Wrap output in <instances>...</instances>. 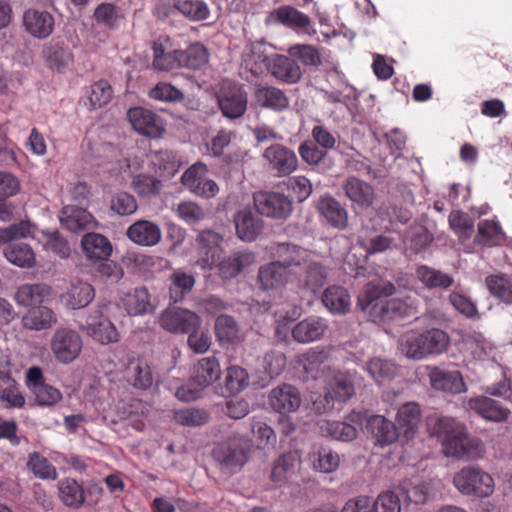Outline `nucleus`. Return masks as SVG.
Returning <instances> with one entry per match:
<instances>
[{
  "label": "nucleus",
  "instance_id": "nucleus-1",
  "mask_svg": "<svg viewBox=\"0 0 512 512\" xmlns=\"http://www.w3.org/2000/svg\"><path fill=\"white\" fill-rule=\"evenodd\" d=\"M429 434L436 437L448 457L476 459L484 454V445L477 438H470L466 427L455 418L431 415L426 419Z\"/></svg>",
  "mask_w": 512,
  "mask_h": 512
},
{
  "label": "nucleus",
  "instance_id": "nucleus-2",
  "mask_svg": "<svg viewBox=\"0 0 512 512\" xmlns=\"http://www.w3.org/2000/svg\"><path fill=\"white\" fill-rule=\"evenodd\" d=\"M395 287L390 282L367 284L358 298V305L369 314L374 322H385L411 315L415 308L409 299L397 297L386 299L393 295Z\"/></svg>",
  "mask_w": 512,
  "mask_h": 512
},
{
  "label": "nucleus",
  "instance_id": "nucleus-3",
  "mask_svg": "<svg viewBox=\"0 0 512 512\" xmlns=\"http://www.w3.org/2000/svg\"><path fill=\"white\" fill-rule=\"evenodd\" d=\"M450 338L441 329L432 328L423 332L409 331L400 339V350L409 359L422 360L444 353Z\"/></svg>",
  "mask_w": 512,
  "mask_h": 512
},
{
  "label": "nucleus",
  "instance_id": "nucleus-4",
  "mask_svg": "<svg viewBox=\"0 0 512 512\" xmlns=\"http://www.w3.org/2000/svg\"><path fill=\"white\" fill-rule=\"evenodd\" d=\"M108 310V303L98 304L78 321V327L82 332L103 345L119 340V332L110 320Z\"/></svg>",
  "mask_w": 512,
  "mask_h": 512
},
{
  "label": "nucleus",
  "instance_id": "nucleus-5",
  "mask_svg": "<svg viewBox=\"0 0 512 512\" xmlns=\"http://www.w3.org/2000/svg\"><path fill=\"white\" fill-rule=\"evenodd\" d=\"M220 375L221 368L216 357L202 358L195 367L192 383L178 388L176 397L184 402L194 401L200 397L201 391L216 382Z\"/></svg>",
  "mask_w": 512,
  "mask_h": 512
},
{
  "label": "nucleus",
  "instance_id": "nucleus-6",
  "mask_svg": "<svg viewBox=\"0 0 512 512\" xmlns=\"http://www.w3.org/2000/svg\"><path fill=\"white\" fill-rule=\"evenodd\" d=\"M455 488L463 495L488 497L494 491V480L484 470L468 466L458 471L453 478Z\"/></svg>",
  "mask_w": 512,
  "mask_h": 512
},
{
  "label": "nucleus",
  "instance_id": "nucleus-7",
  "mask_svg": "<svg viewBox=\"0 0 512 512\" xmlns=\"http://www.w3.org/2000/svg\"><path fill=\"white\" fill-rule=\"evenodd\" d=\"M49 346L54 358L61 364L74 362L81 354L83 340L74 329L61 327L52 334Z\"/></svg>",
  "mask_w": 512,
  "mask_h": 512
},
{
  "label": "nucleus",
  "instance_id": "nucleus-8",
  "mask_svg": "<svg viewBox=\"0 0 512 512\" xmlns=\"http://www.w3.org/2000/svg\"><path fill=\"white\" fill-rule=\"evenodd\" d=\"M326 395L314 400L313 410L322 414L333 407L332 400L345 401L354 394V386L351 375L344 372L332 373L327 370Z\"/></svg>",
  "mask_w": 512,
  "mask_h": 512
},
{
  "label": "nucleus",
  "instance_id": "nucleus-9",
  "mask_svg": "<svg viewBox=\"0 0 512 512\" xmlns=\"http://www.w3.org/2000/svg\"><path fill=\"white\" fill-rule=\"evenodd\" d=\"M207 166L202 162H196L181 176L182 184L196 196L211 199L219 193L217 183L206 177Z\"/></svg>",
  "mask_w": 512,
  "mask_h": 512
},
{
  "label": "nucleus",
  "instance_id": "nucleus-10",
  "mask_svg": "<svg viewBox=\"0 0 512 512\" xmlns=\"http://www.w3.org/2000/svg\"><path fill=\"white\" fill-rule=\"evenodd\" d=\"M217 99L223 115L229 119L241 117L247 109L246 93L231 81L222 82Z\"/></svg>",
  "mask_w": 512,
  "mask_h": 512
},
{
  "label": "nucleus",
  "instance_id": "nucleus-11",
  "mask_svg": "<svg viewBox=\"0 0 512 512\" xmlns=\"http://www.w3.org/2000/svg\"><path fill=\"white\" fill-rule=\"evenodd\" d=\"M253 199L258 213L273 219H286L293 209L291 199L281 193L260 191Z\"/></svg>",
  "mask_w": 512,
  "mask_h": 512
},
{
  "label": "nucleus",
  "instance_id": "nucleus-12",
  "mask_svg": "<svg viewBox=\"0 0 512 512\" xmlns=\"http://www.w3.org/2000/svg\"><path fill=\"white\" fill-rule=\"evenodd\" d=\"M159 325L175 334H186L201 324L200 317L187 309L171 307L164 310L158 318Z\"/></svg>",
  "mask_w": 512,
  "mask_h": 512
},
{
  "label": "nucleus",
  "instance_id": "nucleus-13",
  "mask_svg": "<svg viewBox=\"0 0 512 512\" xmlns=\"http://www.w3.org/2000/svg\"><path fill=\"white\" fill-rule=\"evenodd\" d=\"M250 447L251 443L247 438L236 436L218 444L213 450V456L227 467L242 466L247 461Z\"/></svg>",
  "mask_w": 512,
  "mask_h": 512
},
{
  "label": "nucleus",
  "instance_id": "nucleus-14",
  "mask_svg": "<svg viewBox=\"0 0 512 512\" xmlns=\"http://www.w3.org/2000/svg\"><path fill=\"white\" fill-rule=\"evenodd\" d=\"M127 119L136 132L147 137L158 138L165 130L162 119L153 111L143 107L129 109Z\"/></svg>",
  "mask_w": 512,
  "mask_h": 512
},
{
  "label": "nucleus",
  "instance_id": "nucleus-15",
  "mask_svg": "<svg viewBox=\"0 0 512 512\" xmlns=\"http://www.w3.org/2000/svg\"><path fill=\"white\" fill-rule=\"evenodd\" d=\"M361 415L353 413L345 421L320 420L318 429L322 436L339 441H352L358 435Z\"/></svg>",
  "mask_w": 512,
  "mask_h": 512
},
{
  "label": "nucleus",
  "instance_id": "nucleus-16",
  "mask_svg": "<svg viewBox=\"0 0 512 512\" xmlns=\"http://www.w3.org/2000/svg\"><path fill=\"white\" fill-rule=\"evenodd\" d=\"M270 168L279 176H286L297 169L298 159L294 151L281 144L268 147L263 154Z\"/></svg>",
  "mask_w": 512,
  "mask_h": 512
},
{
  "label": "nucleus",
  "instance_id": "nucleus-17",
  "mask_svg": "<svg viewBox=\"0 0 512 512\" xmlns=\"http://www.w3.org/2000/svg\"><path fill=\"white\" fill-rule=\"evenodd\" d=\"M358 245L364 250L365 254L354 260L356 254L354 253L355 248H352L345 257V263L352 269L362 267L366 262L368 255L383 253L391 249L395 245L393 238L386 235H377L372 237L369 241H366L361 235L357 240Z\"/></svg>",
  "mask_w": 512,
  "mask_h": 512
},
{
  "label": "nucleus",
  "instance_id": "nucleus-18",
  "mask_svg": "<svg viewBox=\"0 0 512 512\" xmlns=\"http://www.w3.org/2000/svg\"><path fill=\"white\" fill-rule=\"evenodd\" d=\"M464 407L493 422L505 421L510 415V410L503 407L498 401L482 395L464 400Z\"/></svg>",
  "mask_w": 512,
  "mask_h": 512
},
{
  "label": "nucleus",
  "instance_id": "nucleus-19",
  "mask_svg": "<svg viewBox=\"0 0 512 512\" xmlns=\"http://www.w3.org/2000/svg\"><path fill=\"white\" fill-rule=\"evenodd\" d=\"M268 403L273 410L286 414L298 410L302 403V397L296 387L282 384L269 392Z\"/></svg>",
  "mask_w": 512,
  "mask_h": 512
},
{
  "label": "nucleus",
  "instance_id": "nucleus-20",
  "mask_svg": "<svg viewBox=\"0 0 512 512\" xmlns=\"http://www.w3.org/2000/svg\"><path fill=\"white\" fill-rule=\"evenodd\" d=\"M428 369V378L433 389L451 394L466 392L467 388L459 371L438 367H429Z\"/></svg>",
  "mask_w": 512,
  "mask_h": 512
},
{
  "label": "nucleus",
  "instance_id": "nucleus-21",
  "mask_svg": "<svg viewBox=\"0 0 512 512\" xmlns=\"http://www.w3.org/2000/svg\"><path fill=\"white\" fill-rule=\"evenodd\" d=\"M126 236L136 245L153 247L161 241L162 231L156 222L142 219L127 228Z\"/></svg>",
  "mask_w": 512,
  "mask_h": 512
},
{
  "label": "nucleus",
  "instance_id": "nucleus-22",
  "mask_svg": "<svg viewBox=\"0 0 512 512\" xmlns=\"http://www.w3.org/2000/svg\"><path fill=\"white\" fill-rule=\"evenodd\" d=\"M268 72L277 80L286 84H295L302 77V70L294 59L282 54L271 55L268 62Z\"/></svg>",
  "mask_w": 512,
  "mask_h": 512
},
{
  "label": "nucleus",
  "instance_id": "nucleus-23",
  "mask_svg": "<svg viewBox=\"0 0 512 512\" xmlns=\"http://www.w3.org/2000/svg\"><path fill=\"white\" fill-rule=\"evenodd\" d=\"M317 209L326 222L335 229L344 230L348 227V211L334 197L325 194L317 203Z\"/></svg>",
  "mask_w": 512,
  "mask_h": 512
},
{
  "label": "nucleus",
  "instance_id": "nucleus-24",
  "mask_svg": "<svg viewBox=\"0 0 512 512\" xmlns=\"http://www.w3.org/2000/svg\"><path fill=\"white\" fill-rule=\"evenodd\" d=\"M23 25L34 38L45 39L53 32L54 18L47 11L28 9L23 15Z\"/></svg>",
  "mask_w": 512,
  "mask_h": 512
},
{
  "label": "nucleus",
  "instance_id": "nucleus-25",
  "mask_svg": "<svg viewBox=\"0 0 512 512\" xmlns=\"http://www.w3.org/2000/svg\"><path fill=\"white\" fill-rule=\"evenodd\" d=\"M328 324L318 316H310L298 322L291 330L293 339L298 343H310L321 339Z\"/></svg>",
  "mask_w": 512,
  "mask_h": 512
},
{
  "label": "nucleus",
  "instance_id": "nucleus-26",
  "mask_svg": "<svg viewBox=\"0 0 512 512\" xmlns=\"http://www.w3.org/2000/svg\"><path fill=\"white\" fill-rule=\"evenodd\" d=\"M271 18L287 27L300 29L309 36L316 34L310 17L292 6L279 7L271 13Z\"/></svg>",
  "mask_w": 512,
  "mask_h": 512
},
{
  "label": "nucleus",
  "instance_id": "nucleus-27",
  "mask_svg": "<svg viewBox=\"0 0 512 512\" xmlns=\"http://www.w3.org/2000/svg\"><path fill=\"white\" fill-rule=\"evenodd\" d=\"M343 189L347 198L361 209L370 208L375 200L374 188L357 177H349Z\"/></svg>",
  "mask_w": 512,
  "mask_h": 512
},
{
  "label": "nucleus",
  "instance_id": "nucleus-28",
  "mask_svg": "<svg viewBox=\"0 0 512 512\" xmlns=\"http://www.w3.org/2000/svg\"><path fill=\"white\" fill-rule=\"evenodd\" d=\"M267 48L268 46L263 41L252 42L245 47L242 56L243 65L255 76L268 71L271 55L267 54Z\"/></svg>",
  "mask_w": 512,
  "mask_h": 512
},
{
  "label": "nucleus",
  "instance_id": "nucleus-29",
  "mask_svg": "<svg viewBox=\"0 0 512 512\" xmlns=\"http://www.w3.org/2000/svg\"><path fill=\"white\" fill-rule=\"evenodd\" d=\"M52 288L44 283H26L18 286L14 294V301L20 307H31L43 303L51 296Z\"/></svg>",
  "mask_w": 512,
  "mask_h": 512
},
{
  "label": "nucleus",
  "instance_id": "nucleus-30",
  "mask_svg": "<svg viewBox=\"0 0 512 512\" xmlns=\"http://www.w3.org/2000/svg\"><path fill=\"white\" fill-rule=\"evenodd\" d=\"M422 411L418 403L407 402L403 404L396 415V427L406 439L412 438L419 427Z\"/></svg>",
  "mask_w": 512,
  "mask_h": 512
},
{
  "label": "nucleus",
  "instance_id": "nucleus-31",
  "mask_svg": "<svg viewBox=\"0 0 512 512\" xmlns=\"http://www.w3.org/2000/svg\"><path fill=\"white\" fill-rule=\"evenodd\" d=\"M95 297L91 284L81 280L72 281L69 288L61 295V300L68 308L81 309L89 305Z\"/></svg>",
  "mask_w": 512,
  "mask_h": 512
},
{
  "label": "nucleus",
  "instance_id": "nucleus-32",
  "mask_svg": "<svg viewBox=\"0 0 512 512\" xmlns=\"http://www.w3.org/2000/svg\"><path fill=\"white\" fill-rule=\"evenodd\" d=\"M57 321L56 313L51 308L43 305L29 309L21 319L23 327L32 331L50 329Z\"/></svg>",
  "mask_w": 512,
  "mask_h": 512
},
{
  "label": "nucleus",
  "instance_id": "nucleus-33",
  "mask_svg": "<svg viewBox=\"0 0 512 512\" xmlns=\"http://www.w3.org/2000/svg\"><path fill=\"white\" fill-rule=\"evenodd\" d=\"M84 255L91 261H105L112 253L108 238L98 233H87L81 240Z\"/></svg>",
  "mask_w": 512,
  "mask_h": 512
},
{
  "label": "nucleus",
  "instance_id": "nucleus-34",
  "mask_svg": "<svg viewBox=\"0 0 512 512\" xmlns=\"http://www.w3.org/2000/svg\"><path fill=\"white\" fill-rule=\"evenodd\" d=\"M289 274L290 270L274 261L260 268L258 281L264 290H279L288 282Z\"/></svg>",
  "mask_w": 512,
  "mask_h": 512
},
{
  "label": "nucleus",
  "instance_id": "nucleus-35",
  "mask_svg": "<svg viewBox=\"0 0 512 512\" xmlns=\"http://www.w3.org/2000/svg\"><path fill=\"white\" fill-rule=\"evenodd\" d=\"M237 236L244 241H253L263 229V221L252 211L242 209L234 217Z\"/></svg>",
  "mask_w": 512,
  "mask_h": 512
},
{
  "label": "nucleus",
  "instance_id": "nucleus-36",
  "mask_svg": "<svg viewBox=\"0 0 512 512\" xmlns=\"http://www.w3.org/2000/svg\"><path fill=\"white\" fill-rule=\"evenodd\" d=\"M42 53L48 66L54 70H62L73 62V55L69 48L57 39L46 43Z\"/></svg>",
  "mask_w": 512,
  "mask_h": 512
},
{
  "label": "nucleus",
  "instance_id": "nucleus-37",
  "mask_svg": "<svg viewBox=\"0 0 512 512\" xmlns=\"http://www.w3.org/2000/svg\"><path fill=\"white\" fill-rule=\"evenodd\" d=\"M221 242L222 237L213 230H204L199 233L197 243L200 253L203 254L201 260L203 268H211L216 264Z\"/></svg>",
  "mask_w": 512,
  "mask_h": 512
},
{
  "label": "nucleus",
  "instance_id": "nucleus-38",
  "mask_svg": "<svg viewBox=\"0 0 512 512\" xmlns=\"http://www.w3.org/2000/svg\"><path fill=\"white\" fill-rule=\"evenodd\" d=\"M366 428L379 445L390 444L398 437L396 425L381 415L371 416L367 420Z\"/></svg>",
  "mask_w": 512,
  "mask_h": 512
},
{
  "label": "nucleus",
  "instance_id": "nucleus-39",
  "mask_svg": "<svg viewBox=\"0 0 512 512\" xmlns=\"http://www.w3.org/2000/svg\"><path fill=\"white\" fill-rule=\"evenodd\" d=\"M323 305L332 313L342 315L350 310L351 297L348 291L338 285L326 288L322 294Z\"/></svg>",
  "mask_w": 512,
  "mask_h": 512
},
{
  "label": "nucleus",
  "instance_id": "nucleus-40",
  "mask_svg": "<svg viewBox=\"0 0 512 512\" xmlns=\"http://www.w3.org/2000/svg\"><path fill=\"white\" fill-rule=\"evenodd\" d=\"M255 101L261 107L275 111H283L289 107V99L285 93L274 86H259L254 92Z\"/></svg>",
  "mask_w": 512,
  "mask_h": 512
},
{
  "label": "nucleus",
  "instance_id": "nucleus-41",
  "mask_svg": "<svg viewBox=\"0 0 512 512\" xmlns=\"http://www.w3.org/2000/svg\"><path fill=\"white\" fill-rule=\"evenodd\" d=\"M148 158L150 168L159 177H172L180 167V161L172 151H154Z\"/></svg>",
  "mask_w": 512,
  "mask_h": 512
},
{
  "label": "nucleus",
  "instance_id": "nucleus-42",
  "mask_svg": "<svg viewBox=\"0 0 512 512\" xmlns=\"http://www.w3.org/2000/svg\"><path fill=\"white\" fill-rule=\"evenodd\" d=\"M58 496L65 506L73 509L80 508L85 502L84 489L73 478H64L58 482Z\"/></svg>",
  "mask_w": 512,
  "mask_h": 512
},
{
  "label": "nucleus",
  "instance_id": "nucleus-43",
  "mask_svg": "<svg viewBox=\"0 0 512 512\" xmlns=\"http://www.w3.org/2000/svg\"><path fill=\"white\" fill-rule=\"evenodd\" d=\"M123 306L129 315L137 316L153 311L150 294L144 287L135 288L122 299Z\"/></svg>",
  "mask_w": 512,
  "mask_h": 512
},
{
  "label": "nucleus",
  "instance_id": "nucleus-44",
  "mask_svg": "<svg viewBox=\"0 0 512 512\" xmlns=\"http://www.w3.org/2000/svg\"><path fill=\"white\" fill-rule=\"evenodd\" d=\"M124 377L138 389H147L152 385V375L148 365L140 359H130L124 370Z\"/></svg>",
  "mask_w": 512,
  "mask_h": 512
},
{
  "label": "nucleus",
  "instance_id": "nucleus-45",
  "mask_svg": "<svg viewBox=\"0 0 512 512\" xmlns=\"http://www.w3.org/2000/svg\"><path fill=\"white\" fill-rule=\"evenodd\" d=\"M61 222L68 230L78 232L92 227L95 221L93 216L85 209L65 207Z\"/></svg>",
  "mask_w": 512,
  "mask_h": 512
},
{
  "label": "nucleus",
  "instance_id": "nucleus-46",
  "mask_svg": "<svg viewBox=\"0 0 512 512\" xmlns=\"http://www.w3.org/2000/svg\"><path fill=\"white\" fill-rule=\"evenodd\" d=\"M215 333L221 345L237 343L243 337L236 321L228 315H221L216 319Z\"/></svg>",
  "mask_w": 512,
  "mask_h": 512
},
{
  "label": "nucleus",
  "instance_id": "nucleus-47",
  "mask_svg": "<svg viewBox=\"0 0 512 512\" xmlns=\"http://www.w3.org/2000/svg\"><path fill=\"white\" fill-rule=\"evenodd\" d=\"M416 276L419 281L429 289H447L454 282L451 275L425 265L417 268Z\"/></svg>",
  "mask_w": 512,
  "mask_h": 512
},
{
  "label": "nucleus",
  "instance_id": "nucleus-48",
  "mask_svg": "<svg viewBox=\"0 0 512 512\" xmlns=\"http://www.w3.org/2000/svg\"><path fill=\"white\" fill-rule=\"evenodd\" d=\"M297 457L293 453L282 454L274 463L270 478L278 486L286 483L296 471Z\"/></svg>",
  "mask_w": 512,
  "mask_h": 512
},
{
  "label": "nucleus",
  "instance_id": "nucleus-49",
  "mask_svg": "<svg viewBox=\"0 0 512 512\" xmlns=\"http://www.w3.org/2000/svg\"><path fill=\"white\" fill-rule=\"evenodd\" d=\"M254 262V255L249 252L233 254L219 263V271L223 278L230 279L237 276L245 267Z\"/></svg>",
  "mask_w": 512,
  "mask_h": 512
},
{
  "label": "nucleus",
  "instance_id": "nucleus-50",
  "mask_svg": "<svg viewBox=\"0 0 512 512\" xmlns=\"http://www.w3.org/2000/svg\"><path fill=\"white\" fill-rule=\"evenodd\" d=\"M400 489L406 499L414 504H424L434 495L432 482L427 480L405 483Z\"/></svg>",
  "mask_w": 512,
  "mask_h": 512
},
{
  "label": "nucleus",
  "instance_id": "nucleus-51",
  "mask_svg": "<svg viewBox=\"0 0 512 512\" xmlns=\"http://www.w3.org/2000/svg\"><path fill=\"white\" fill-rule=\"evenodd\" d=\"M130 186L140 197L151 198L160 193L162 181L158 177L139 173L131 177Z\"/></svg>",
  "mask_w": 512,
  "mask_h": 512
},
{
  "label": "nucleus",
  "instance_id": "nucleus-52",
  "mask_svg": "<svg viewBox=\"0 0 512 512\" xmlns=\"http://www.w3.org/2000/svg\"><path fill=\"white\" fill-rule=\"evenodd\" d=\"M4 256L8 262L20 268H32L36 263L32 248L24 243L7 247Z\"/></svg>",
  "mask_w": 512,
  "mask_h": 512
},
{
  "label": "nucleus",
  "instance_id": "nucleus-53",
  "mask_svg": "<svg viewBox=\"0 0 512 512\" xmlns=\"http://www.w3.org/2000/svg\"><path fill=\"white\" fill-rule=\"evenodd\" d=\"M170 3L177 11L194 21L206 20L210 15L203 0H170Z\"/></svg>",
  "mask_w": 512,
  "mask_h": 512
},
{
  "label": "nucleus",
  "instance_id": "nucleus-54",
  "mask_svg": "<svg viewBox=\"0 0 512 512\" xmlns=\"http://www.w3.org/2000/svg\"><path fill=\"white\" fill-rule=\"evenodd\" d=\"M327 277L328 271L322 264L310 261L305 268L302 287L314 294L322 288Z\"/></svg>",
  "mask_w": 512,
  "mask_h": 512
},
{
  "label": "nucleus",
  "instance_id": "nucleus-55",
  "mask_svg": "<svg viewBox=\"0 0 512 512\" xmlns=\"http://www.w3.org/2000/svg\"><path fill=\"white\" fill-rule=\"evenodd\" d=\"M154 60L153 66L161 71H170L175 68L182 67L181 65V50H173L166 53L162 44L155 42L153 45Z\"/></svg>",
  "mask_w": 512,
  "mask_h": 512
},
{
  "label": "nucleus",
  "instance_id": "nucleus-56",
  "mask_svg": "<svg viewBox=\"0 0 512 512\" xmlns=\"http://www.w3.org/2000/svg\"><path fill=\"white\" fill-rule=\"evenodd\" d=\"M279 259L276 261L289 270L292 266L307 263L308 254L305 250L290 244H280L277 248Z\"/></svg>",
  "mask_w": 512,
  "mask_h": 512
},
{
  "label": "nucleus",
  "instance_id": "nucleus-57",
  "mask_svg": "<svg viewBox=\"0 0 512 512\" xmlns=\"http://www.w3.org/2000/svg\"><path fill=\"white\" fill-rule=\"evenodd\" d=\"M181 65L188 69H200L208 63L207 49L200 43L190 45L186 50H181Z\"/></svg>",
  "mask_w": 512,
  "mask_h": 512
},
{
  "label": "nucleus",
  "instance_id": "nucleus-58",
  "mask_svg": "<svg viewBox=\"0 0 512 512\" xmlns=\"http://www.w3.org/2000/svg\"><path fill=\"white\" fill-rule=\"evenodd\" d=\"M366 370L378 383L392 379L396 374V365L381 357H373L366 363Z\"/></svg>",
  "mask_w": 512,
  "mask_h": 512
},
{
  "label": "nucleus",
  "instance_id": "nucleus-59",
  "mask_svg": "<svg viewBox=\"0 0 512 512\" xmlns=\"http://www.w3.org/2000/svg\"><path fill=\"white\" fill-rule=\"evenodd\" d=\"M504 239L500 225L493 220H483L478 224L476 242L486 246L499 244Z\"/></svg>",
  "mask_w": 512,
  "mask_h": 512
},
{
  "label": "nucleus",
  "instance_id": "nucleus-60",
  "mask_svg": "<svg viewBox=\"0 0 512 512\" xmlns=\"http://www.w3.org/2000/svg\"><path fill=\"white\" fill-rule=\"evenodd\" d=\"M489 292L506 304L512 303V282L504 275H490L486 278Z\"/></svg>",
  "mask_w": 512,
  "mask_h": 512
},
{
  "label": "nucleus",
  "instance_id": "nucleus-61",
  "mask_svg": "<svg viewBox=\"0 0 512 512\" xmlns=\"http://www.w3.org/2000/svg\"><path fill=\"white\" fill-rule=\"evenodd\" d=\"M170 297L173 302L182 300L185 294L190 292L195 285L193 275L183 271H175L170 276Z\"/></svg>",
  "mask_w": 512,
  "mask_h": 512
},
{
  "label": "nucleus",
  "instance_id": "nucleus-62",
  "mask_svg": "<svg viewBox=\"0 0 512 512\" xmlns=\"http://www.w3.org/2000/svg\"><path fill=\"white\" fill-rule=\"evenodd\" d=\"M431 241L432 236L422 225L411 226L403 237V243L406 248L411 249L414 252H419L424 249Z\"/></svg>",
  "mask_w": 512,
  "mask_h": 512
},
{
  "label": "nucleus",
  "instance_id": "nucleus-63",
  "mask_svg": "<svg viewBox=\"0 0 512 512\" xmlns=\"http://www.w3.org/2000/svg\"><path fill=\"white\" fill-rule=\"evenodd\" d=\"M35 227L29 221H20L6 228H0V246L11 241L34 236Z\"/></svg>",
  "mask_w": 512,
  "mask_h": 512
},
{
  "label": "nucleus",
  "instance_id": "nucleus-64",
  "mask_svg": "<svg viewBox=\"0 0 512 512\" xmlns=\"http://www.w3.org/2000/svg\"><path fill=\"white\" fill-rule=\"evenodd\" d=\"M288 54L303 65L317 67L321 64L319 51L312 45L295 44L288 48Z\"/></svg>",
  "mask_w": 512,
  "mask_h": 512
}]
</instances>
